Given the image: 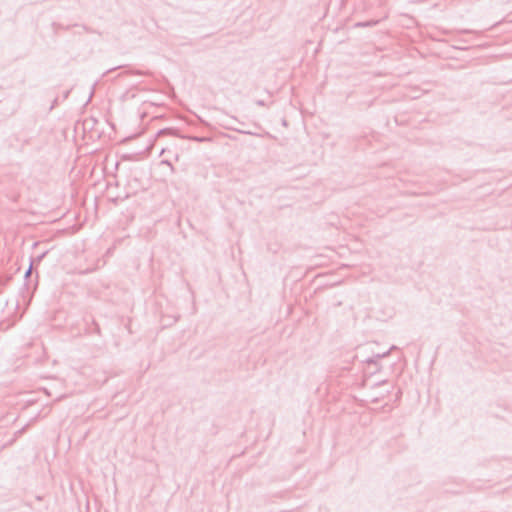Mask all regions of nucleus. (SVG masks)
<instances>
[{"label":"nucleus","instance_id":"1","mask_svg":"<svg viewBox=\"0 0 512 512\" xmlns=\"http://www.w3.org/2000/svg\"><path fill=\"white\" fill-rule=\"evenodd\" d=\"M32 267L30 266L29 269L26 271L25 276L28 277L31 274Z\"/></svg>","mask_w":512,"mask_h":512}]
</instances>
